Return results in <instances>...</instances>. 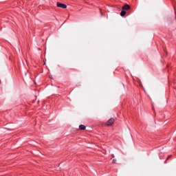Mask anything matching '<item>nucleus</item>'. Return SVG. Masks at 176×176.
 <instances>
[{"label":"nucleus","instance_id":"f257e3e1","mask_svg":"<svg viewBox=\"0 0 176 176\" xmlns=\"http://www.w3.org/2000/svg\"><path fill=\"white\" fill-rule=\"evenodd\" d=\"M115 123V119L113 118H110L106 123L105 126H107L108 127H111V126L113 125Z\"/></svg>","mask_w":176,"mask_h":176},{"label":"nucleus","instance_id":"f03ea898","mask_svg":"<svg viewBox=\"0 0 176 176\" xmlns=\"http://www.w3.org/2000/svg\"><path fill=\"white\" fill-rule=\"evenodd\" d=\"M57 8H61L62 9H67V5L64 3H61L60 2L56 3Z\"/></svg>","mask_w":176,"mask_h":176},{"label":"nucleus","instance_id":"7ed1b4c3","mask_svg":"<svg viewBox=\"0 0 176 176\" xmlns=\"http://www.w3.org/2000/svg\"><path fill=\"white\" fill-rule=\"evenodd\" d=\"M122 10H129L130 9V6L126 4L122 7Z\"/></svg>","mask_w":176,"mask_h":176},{"label":"nucleus","instance_id":"20e7f679","mask_svg":"<svg viewBox=\"0 0 176 176\" xmlns=\"http://www.w3.org/2000/svg\"><path fill=\"white\" fill-rule=\"evenodd\" d=\"M79 129L80 130H86V126L83 125V124H80L79 126Z\"/></svg>","mask_w":176,"mask_h":176},{"label":"nucleus","instance_id":"39448f33","mask_svg":"<svg viewBox=\"0 0 176 176\" xmlns=\"http://www.w3.org/2000/svg\"><path fill=\"white\" fill-rule=\"evenodd\" d=\"M120 16H121L122 17H124V16H126V11H125V10L121 11V12H120Z\"/></svg>","mask_w":176,"mask_h":176},{"label":"nucleus","instance_id":"423d86ee","mask_svg":"<svg viewBox=\"0 0 176 176\" xmlns=\"http://www.w3.org/2000/svg\"><path fill=\"white\" fill-rule=\"evenodd\" d=\"M112 163H113V164H116V160L113 159V160H112Z\"/></svg>","mask_w":176,"mask_h":176},{"label":"nucleus","instance_id":"0eeeda50","mask_svg":"<svg viewBox=\"0 0 176 176\" xmlns=\"http://www.w3.org/2000/svg\"><path fill=\"white\" fill-rule=\"evenodd\" d=\"M170 157H171V155L168 156L166 160H168V159H170Z\"/></svg>","mask_w":176,"mask_h":176},{"label":"nucleus","instance_id":"6e6552de","mask_svg":"<svg viewBox=\"0 0 176 176\" xmlns=\"http://www.w3.org/2000/svg\"><path fill=\"white\" fill-rule=\"evenodd\" d=\"M111 157L115 158V155L113 154L111 155Z\"/></svg>","mask_w":176,"mask_h":176},{"label":"nucleus","instance_id":"1a4fd4ad","mask_svg":"<svg viewBox=\"0 0 176 176\" xmlns=\"http://www.w3.org/2000/svg\"><path fill=\"white\" fill-rule=\"evenodd\" d=\"M141 86H142V87H143V88H144V87H143V85H142Z\"/></svg>","mask_w":176,"mask_h":176},{"label":"nucleus","instance_id":"9d476101","mask_svg":"<svg viewBox=\"0 0 176 176\" xmlns=\"http://www.w3.org/2000/svg\"><path fill=\"white\" fill-rule=\"evenodd\" d=\"M45 63L44 62V65H45Z\"/></svg>","mask_w":176,"mask_h":176},{"label":"nucleus","instance_id":"9b49d317","mask_svg":"<svg viewBox=\"0 0 176 176\" xmlns=\"http://www.w3.org/2000/svg\"><path fill=\"white\" fill-rule=\"evenodd\" d=\"M0 85H1V80H0Z\"/></svg>","mask_w":176,"mask_h":176}]
</instances>
